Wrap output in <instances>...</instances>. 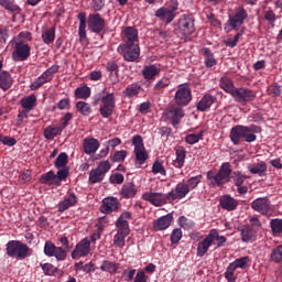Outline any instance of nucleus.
<instances>
[{
    "label": "nucleus",
    "instance_id": "47",
    "mask_svg": "<svg viewBox=\"0 0 282 282\" xmlns=\"http://www.w3.org/2000/svg\"><path fill=\"white\" fill-rule=\"evenodd\" d=\"M270 259L274 263H281V261H282V245H280L276 248L271 250Z\"/></svg>",
    "mask_w": 282,
    "mask_h": 282
},
{
    "label": "nucleus",
    "instance_id": "36",
    "mask_svg": "<svg viewBox=\"0 0 282 282\" xmlns=\"http://www.w3.org/2000/svg\"><path fill=\"white\" fill-rule=\"evenodd\" d=\"M131 231L124 230V229H118L117 234L113 237V246H117V248H124L127 237H129V234Z\"/></svg>",
    "mask_w": 282,
    "mask_h": 282
},
{
    "label": "nucleus",
    "instance_id": "45",
    "mask_svg": "<svg viewBox=\"0 0 282 282\" xmlns=\"http://www.w3.org/2000/svg\"><path fill=\"white\" fill-rule=\"evenodd\" d=\"M21 106L23 107V109H28V111H32V109L36 107V96L30 95L29 97L21 99Z\"/></svg>",
    "mask_w": 282,
    "mask_h": 282
},
{
    "label": "nucleus",
    "instance_id": "57",
    "mask_svg": "<svg viewBox=\"0 0 282 282\" xmlns=\"http://www.w3.org/2000/svg\"><path fill=\"white\" fill-rule=\"evenodd\" d=\"M271 229L274 235H279L282 232V219H272L271 220Z\"/></svg>",
    "mask_w": 282,
    "mask_h": 282
},
{
    "label": "nucleus",
    "instance_id": "15",
    "mask_svg": "<svg viewBox=\"0 0 282 282\" xmlns=\"http://www.w3.org/2000/svg\"><path fill=\"white\" fill-rule=\"evenodd\" d=\"M91 250V241L87 238L79 241L72 252V259H80V257H87Z\"/></svg>",
    "mask_w": 282,
    "mask_h": 282
},
{
    "label": "nucleus",
    "instance_id": "63",
    "mask_svg": "<svg viewBox=\"0 0 282 282\" xmlns=\"http://www.w3.org/2000/svg\"><path fill=\"white\" fill-rule=\"evenodd\" d=\"M0 142L6 147H14V144H17V139L0 134Z\"/></svg>",
    "mask_w": 282,
    "mask_h": 282
},
{
    "label": "nucleus",
    "instance_id": "62",
    "mask_svg": "<svg viewBox=\"0 0 282 282\" xmlns=\"http://www.w3.org/2000/svg\"><path fill=\"white\" fill-rule=\"evenodd\" d=\"M250 261V258L248 257H243V258H239L237 260H235L234 262H231L234 264V267L237 268H241L242 270L246 268V265H248V262Z\"/></svg>",
    "mask_w": 282,
    "mask_h": 282
},
{
    "label": "nucleus",
    "instance_id": "23",
    "mask_svg": "<svg viewBox=\"0 0 282 282\" xmlns=\"http://www.w3.org/2000/svg\"><path fill=\"white\" fill-rule=\"evenodd\" d=\"M217 101V97L210 95V94H205L203 98L197 102L196 109L197 111H208L213 105Z\"/></svg>",
    "mask_w": 282,
    "mask_h": 282
},
{
    "label": "nucleus",
    "instance_id": "32",
    "mask_svg": "<svg viewBox=\"0 0 282 282\" xmlns=\"http://www.w3.org/2000/svg\"><path fill=\"white\" fill-rule=\"evenodd\" d=\"M120 195L123 199H131L135 195H138V188H135V184L133 183H126L121 187Z\"/></svg>",
    "mask_w": 282,
    "mask_h": 282
},
{
    "label": "nucleus",
    "instance_id": "25",
    "mask_svg": "<svg viewBox=\"0 0 282 282\" xmlns=\"http://www.w3.org/2000/svg\"><path fill=\"white\" fill-rule=\"evenodd\" d=\"M76 204H78V197H76L75 193H70L68 197L58 203V213H65V210H69Z\"/></svg>",
    "mask_w": 282,
    "mask_h": 282
},
{
    "label": "nucleus",
    "instance_id": "42",
    "mask_svg": "<svg viewBox=\"0 0 282 282\" xmlns=\"http://www.w3.org/2000/svg\"><path fill=\"white\" fill-rule=\"evenodd\" d=\"M202 54L205 55V65L206 67H215L217 65V59H215V56L213 55V51L208 47L202 48Z\"/></svg>",
    "mask_w": 282,
    "mask_h": 282
},
{
    "label": "nucleus",
    "instance_id": "10",
    "mask_svg": "<svg viewBox=\"0 0 282 282\" xmlns=\"http://www.w3.org/2000/svg\"><path fill=\"white\" fill-rule=\"evenodd\" d=\"M165 116L171 120L173 127H177L184 118V109L177 104L170 105L165 110Z\"/></svg>",
    "mask_w": 282,
    "mask_h": 282
},
{
    "label": "nucleus",
    "instance_id": "49",
    "mask_svg": "<svg viewBox=\"0 0 282 282\" xmlns=\"http://www.w3.org/2000/svg\"><path fill=\"white\" fill-rule=\"evenodd\" d=\"M76 109L82 116H89V113H91V106L85 101H78L76 104Z\"/></svg>",
    "mask_w": 282,
    "mask_h": 282
},
{
    "label": "nucleus",
    "instance_id": "54",
    "mask_svg": "<svg viewBox=\"0 0 282 282\" xmlns=\"http://www.w3.org/2000/svg\"><path fill=\"white\" fill-rule=\"evenodd\" d=\"M41 268L44 272V274H46V276H54V274H56L57 272V268L54 267L53 264L51 263H41Z\"/></svg>",
    "mask_w": 282,
    "mask_h": 282
},
{
    "label": "nucleus",
    "instance_id": "18",
    "mask_svg": "<svg viewBox=\"0 0 282 282\" xmlns=\"http://www.w3.org/2000/svg\"><path fill=\"white\" fill-rule=\"evenodd\" d=\"M251 208L256 210V213H260V215H268V213H270V198L262 197L254 199L251 203Z\"/></svg>",
    "mask_w": 282,
    "mask_h": 282
},
{
    "label": "nucleus",
    "instance_id": "4",
    "mask_svg": "<svg viewBox=\"0 0 282 282\" xmlns=\"http://www.w3.org/2000/svg\"><path fill=\"white\" fill-rule=\"evenodd\" d=\"M174 32L181 36H193L195 34V18L191 14L182 15Z\"/></svg>",
    "mask_w": 282,
    "mask_h": 282
},
{
    "label": "nucleus",
    "instance_id": "34",
    "mask_svg": "<svg viewBox=\"0 0 282 282\" xmlns=\"http://www.w3.org/2000/svg\"><path fill=\"white\" fill-rule=\"evenodd\" d=\"M220 206L224 208V210H236L237 206H239V202L237 199L232 198L230 195L223 196V199H220Z\"/></svg>",
    "mask_w": 282,
    "mask_h": 282
},
{
    "label": "nucleus",
    "instance_id": "37",
    "mask_svg": "<svg viewBox=\"0 0 282 282\" xmlns=\"http://www.w3.org/2000/svg\"><path fill=\"white\" fill-rule=\"evenodd\" d=\"M64 131V128L62 126H48L44 129V138L46 140H54L57 135H61Z\"/></svg>",
    "mask_w": 282,
    "mask_h": 282
},
{
    "label": "nucleus",
    "instance_id": "58",
    "mask_svg": "<svg viewBox=\"0 0 282 282\" xmlns=\"http://www.w3.org/2000/svg\"><path fill=\"white\" fill-rule=\"evenodd\" d=\"M56 245H54V242L52 241H46L44 245V254H46V257H54V252L56 250Z\"/></svg>",
    "mask_w": 282,
    "mask_h": 282
},
{
    "label": "nucleus",
    "instance_id": "56",
    "mask_svg": "<svg viewBox=\"0 0 282 282\" xmlns=\"http://www.w3.org/2000/svg\"><path fill=\"white\" fill-rule=\"evenodd\" d=\"M152 173H154V175H158V173L160 175H166V169H164L161 161H155L152 165Z\"/></svg>",
    "mask_w": 282,
    "mask_h": 282
},
{
    "label": "nucleus",
    "instance_id": "44",
    "mask_svg": "<svg viewBox=\"0 0 282 282\" xmlns=\"http://www.w3.org/2000/svg\"><path fill=\"white\" fill-rule=\"evenodd\" d=\"M119 263L111 262L109 260H106L100 265V270L102 272H109L110 274H116L118 272Z\"/></svg>",
    "mask_w": 282,
    "mask_h": 282
},
{
    "label": "nucleus",
    "instance_id": "50",
    "mask_svg": "<svg viewBox=\"0 0 282 282\" xmlns=\"http://www.w3.org/2000/svg\"><path fill=\"white\" fill-rule=\"evenodd\" d=\"M68 160H69V156H67V153L65 152L59 153L57 159L55 160V167L63 169L67 166Z\"/></svg>",
    "mask_w": 282,
    "mask_h": 282
},
{
    "label": "nucleus",
    "instance_id": "11",
    "mask_svg": "<svg viewBox=\"0 0 282 282\" xmlns=\"http://www.w3.org/2000/svg\"><path fill=\"white\" fill-rule=\"evenodd\" d=\"M142 199L150 202L153 206H164L169 204V194L147 192L142 195Z\"/></svg>",
    "mask_w": 282,
    "mask_h": 282
},
{
    "label": "nucleus",
    "instance_id": "60",
    "mask_svg": "<svg viewBox=\"0 0 282 282\" xmlns=\"http://www.w3.org/2000/svg\"><path fill=\"white\" fill-rule=\"evenodd\" d=\"M127 155H128L127 150L117 151L112 155L111 162H124V159L127 158Z\"/></svg>",
    "mask_w": 282,
    "mask_h": 282
},
{
    "label": "nucleus",
    "instance_id": "52",
    "mask_svg": "<svg viewBox=\"0 0 282 282\" xmlns=\"http://www.w3.org/2000/svg\"><path fill=\"white\" fill-rule=\"evenodd\" d=\"M231 178L234 180L235 186H243V182L248 180V176L241 172H234Z\"/></svg>",
    "mask_w": 282,
    "mask_h": 282
},
{
    "label": "nucleus",
    "instance_id": "9",
    "mask_svg": "<svg viewBox=\"0 0 282 282\" xmlns=\"http://www.w3.org/2000/svg\"><path fill=\"white\" fill-rule=\"evenodd\" d=\"M231 96L236 102H239L240 105H248V102H252V100L257 98L254 90L246 87L236 88Z\"/></svg>",
    "mask_w": 282,
    "mask_h": 282
},
{
    "label": "nucleus",
    "instance_id": "38",
    "mask_svg": "<svg viewBox=\"0 0 282 282\" xmlns=\"http://www.w3.org/2000/svg\"><path fill=\"white\" fill-rule=\"evenodd\" d=\"M40 184H46L47 186H58L56 180V173L54 171H48L40 177Z\"/></svg>",
    "mask_w": 282,
    "mask_h": 282
},
{
    "label": "nucleus",
    "instance_id": "51",
    "mask_svg": "<svg viewBox=\"0 0 282 282\" xmlns=\"http://www.w3.org/2000/svg\"><path fill=\"white\" fill-rule=\"evenodd\" d=\"M245 30L242 29L240 32H238L234 39L225 40L224 43L227 47H237V44L239 43V39L243 36Z\"/></svg>",
    "mask_w": 282,
    "mask_h": 282
},
{
    "label": "nucleus",
    "instance_id": "22",
    "mask_svg": "<svg viewBox=\"0 0 282 282\" xmlns=\"http://www.w3.org/2000/svg\"><path fill=\"white\" fill-rule=\"evenodd\" d=\"M241 235V241L243 243H248L249 241H254L257 239V229H252V227L248 225H242L238 228Z\"/></svg>",
    "mask_w": 282,
    "mask_h": 282
},
{
    "label": "nucleus",
    "instance_id": "16",
    "mask_svg": "<svg viewBox=\"0 0 282 282\" xmlns=\"http://www.w3.org/2000/svg\"><path fill=\"white\" fill-rule=\"evenodd\" d=\"M174 100L176 105L181 107H186L191 100H193V95L191 93V89L188 87H181L177 89Z\"/></svg>",
    "mask_w": 282,
    "mask_h": 282
},
{
    "label": "nucleus",
    "instance_id": "2",
    "mask_svg": "<svg viewBox=\"0 0 282 282\" xmlns=\"http://www.w3.org/2000/svg\"><path fill=\"white\" fill-rule=\"evenodd\" d=\"M230 175H232V167H230V163L226 162L221 164L218 173L207 172V180L212 186H224L230 182Z\"/></svg>",
    "mask_w": 282,
    "mask_h": 282
},
{
    "label": "nucleus",
    "instance_id": "1",
    "mask_svg": "<svg viewBox=\"0 0 282 282\" xmlns=\"http://www.w3.org/2000/svg\"><path fill=\"white\" fill-rule=\"evenodd\" d=\"M99 113L102 118H111L113 116V110L116 109V95L113 93H108L106 95L98 94L95 96L93 101L94 107L100 105Z\"/></svg>",
    "mask_w": 282,
    "mask_h": 282
},
{
    "label": "nucleus",
    "instance_id": "61",
    "mask_svg": "<svg viewBox=\"0 0 282 282\" xmlns=\"http://www.w3.org/2000/svg\"><path fill=\"white\" fill-rule=\"evenodd\" d=\"M199 182H202V174L193 176L189 180H187L188 191H191V188H197Z\"/></svg>",
    "mask_w": 282,
    "mask_h": 282
},
{
    "label": "nucleus",
    "instance_id": "21",
    "mask_svg": "<svg viewBox=\"0 0 282 282\" xmlns=\"http://www.w3.org/2000/svg\"><path fill=\"white\" fill-rule=\"evenodd\" d=\"M213 235H215V231H209L205 239L198 242L196 252L197 257H204V254L208 252L209 248L213 246Z\"/></svg>",
    "mask_w": 282,
    "mask_h": 282
},
{
    "label": "nucleus",
    "instance_id": "40",
    "mask_svg": "<svg viewBox=\"0 0 282 282\" xmlns=\"http://www.w3.org/2000/svg\"><path fill=\"white\" fill-rule=\"evenodd\" d=\"M1 8L8 10V12H13L15 14L21 13V7L14 2V0H0Z\"/></svg>",
    "mask_w": 282,
    "mask_h": 282
},
{
    "label": "nucleus",
    "instance_id": "17",
    "mask_svg": "<svg viewBox=\"0 0 282 282\" xmlns=\"http://www.w3.org/2000/svg\"><path fill=\"white\" fill-rule=\"evenodd\" d=\"M120 208V200L113 196H109L102 199V205L100 207L101 213L104 215H109L111 213H116Z\"/></svg>",
    "mask_w": 282,
    "mask_h": 282
},
{
    "label": "nucleus",
    "instance_id": "35",
    "mask_svg": "<svg viewBox=\"0 0 282 282\" xmlns=\"http://www.w3.org/2000/svg\"><path fill=\"white\" fill-rule=\"evenodd\" d=\"M176 159L173 161V164L176 169H182L184 162H186V149L184 147H177L175 149Z\"/></svg>",
    "mask_w": 282,
    "mask_h": 282
},
{
    "label": "nucleus",
    "instance_id": "6",
    "mask_svg": "<svg viewBox=\"0 0 282 282\" xmlns=\"http://www.w3.org/2000/svg\"><path fill=\"white\" fill-rule=\"evenodd\" d=\"M118 52L122 54L123 61H127V63H135L140 58L139 44H120Z\"/></svg>",
    "mask_w": 282,
    "mask_h": 282
},
{
    "label": "nucleus",
    "instance_id": "39",
    "mask_svg": "<svg viewBox=\"0 0 282 282\" xmlns=\"http://www.w3.org/2000/svg\"><path fill=\"white\" fill-rule=\"evenodd\" d=\"M12 75L8 73L7 70L0 72V88L3 89V91H8L10 87H12Z\"/></svg>",
    "mask_w": 282,
    "mask_h": 282
},
{
    "label": "nucleus",
    "instance_id": "26",
    "mask_svg": "<svg viewBox=\"0 0 282 282\" xmlns=\"http://www.w3.org/2000/svg\"><path fill=\"white\" fill-rule=\"evenodd\" d=\"M83 147H84V153H86V155H94V153L98 151V148L100 147V142L98 141V139H94V138L84 139Z\"/></svg>",
    "mask_w": 282,
    "mask_h": 282
},
{
    "label": "nucleus",
    "instance_id": "48",
    "mask_svg": "<svg viewBox=\"0 0 282 282\" xmlns=\"http://www.w3.org/2000/svg\"><path fill=\"white\" fill-rule=\"evenodd\" d=\"M237 271V269L235 268V265L232 263H230L225 272V279L228 282H237V275H235V272Z\"/></svg>",
    "mask_w": 282,
    "mask_h": 282
},
{
    "label": "nucleus",
    "instance_id": "29",
    "mask_svg": "<svg viewBox=\"0 0 282 282\" xmlns=\"http://www.w3.org/2000/svg\"><path fill=\"white\" fill-rule=\"evenodd\" d=\"M171 224H173V214H167L154 220L153 228L155 230H166Z\"/></svg>",
    "mask_w": 282,
    "mask_h": 282
},
{
    "label": "nucleus",
    "instance_id": "46",
    "mask_svg": "<svg viewBox=\"0 0 282 282\" xmlns=\"http://www.w3.org/2000/svg\"><path fill=\"white\" fill-rule=\"evenodd\" d=\"M76 98H80L82 100H87L89 96H91V88L89 86L84 85L75 89Z\"/></svg>",
    "mask_w": 282,
    "mask_h": 282
},
{
    "label": "nucleus",
    "instance_id": "64",
    "mask_svg": "<svg viewBox=\"0 0 282 282\" xmlns=\"http://www.w3.org/2000/svg\"><path fill=\"white\" fill-rule=\"evenodd\" d=\"M181 239H182V229L181 228L174 229L171 235V242L180 243Z\"/></svg>",
    "mask_w": 282,
    "mask_h": 282
},
{
    "label": "nucleus",
    "instance_id": "55",
    "mask_svg": "<svg viewBox=\"0 0 282 282\" xmlns=\"http://www.w3.org/2000/svg\"><path fill=\"white\" fill-rule=\"evenodd\" d=\"M202 138H204L203 132L187 134L185 138V142L187 144H197V142H199V140H202Z\"/></svg>",
    "mask_w": 282,
    "mask_h": 282
},
{
    "label": "nucleus",
    "instance_id": "59",
    "mask_svg": "<svg viewBox=\"0 0 282 282\" xmlns=\"http://www.w3.org/2000/svg\"><path fill=\"white\" fill-rule=\"evenodd\" d=\"M53 257H55L57 261H65V259H67V252L63 247H56Z\"/></svg>",
    "mask_w": 282,
    "mask_h": 282
},
{
    "label": "nucleus",
    "instance_id": "20",
    "mask_svg": "<svg viewBox=\"0 0 282 282\" xmlns=\"http://www.w3.org/2000/svg\"><path fill=\"white\" fill-rule=\"evenodd\" d=\"M154 17L159 19V21H162V23H165V25H169L170 23H173L175 21V13L169 10L166 7H161L154 12Z\"/></svg>",
    "mask_w": 282,
    "mask_h": 282
},
{
    "label": "nucleus",
    "instance_id": "31",
    "mask_svg": "<svg viewBox=\"0 0 282 282\" xmlns=\"http://www.w3.org/2000/svg\"><path fill=\"white\" fill-rule=\"evenodd\" d=\"M132 217L133 214H131V212H123L116 221V228H118L119 230L131 231V229H129V219H131Z\"/></svg>",
    "mask_w": 282,
    "mask_h": 282
},
{
    "label": "nucleus",
    "instance_id": "5",
    "mask_svg": "<svg viewBox=\"0 0 282 282\" xmlns=\"http://www.w3.org/2000/svg\"><path fill=\"white\" fill-rule=\"evenodd\" d=\"M109 171H111V163L109 161H101L96 169L89 172V184H100Z\"/></svg>",
    "mask_w": 282,
    "mask_h": 282
},
{
    "label": "nucleus",
    "instance_id": "19",
    "mask_svg": "<svg viewBox=\"0 0 282 282\" xmlns=\"http://www.w3.org/2000/svg\"><path fill=\"white\" fill-rule=\"evenodd\" d=\"M243 131V140L245 142H254L257 140V134L261 133L262 129L261 126L250 124V126H242Z\"/></svg>",
    "mask_w": 282,
    "mask_h": 282
},
{
    "label": "nucleus",
    "instance_id": "41",
    "mask_svg": "<svg viewBox=\"0 0 282 282\" xmlns=\"http://www.w3.org/2000/svg\"><path fill=\"white\" fill-rule=\"evenodd\" d=\"M56 39V28L52 26L42 33V41L45 45H51Z\"/></svg>",
    "mask_w": 282,
    "mask_h": 282
},
{
    "label": "nucleus",
    "instance_id": "24",
    "mask_svg": "<svg viewBox=\"0 0 282 282\" xmlns=\"http://www.w3.org/2000/svg\"><path fill=\"white\" fill-rule=\"evenodd\" d=\"M247 169L251 173V175H259V177H265V173H268V164L265 163V161L251 163L247 166Z\"/></svg>",
    "mask_w": 282,
    "mask_h": 282
},
{
    "label": "nucleus",
    "instance_id": "8",
    "mask_svg": "<svg viewBox=\"0 0 282 282\" xmlns=\"http://www.w3.org/2000/svg\"><path fill=\"white\" fill-rule=\"evenodd\" d=\"M248 19V11L243 7H240L236 10L234 17H230L226 23L225 30L232 28V30H239L243 25V21Z\"/></svg>",
    "mask_w": 282,
    "mask_h": 282
},
{
    "label": "nucleus",
    "instance_id": "7",
    "mask_svg": "<svg viewBox=\"0 0 282 282\" xmlns=\"http://www.w3.org/2000/svg\"><path fill=\"white\" fill-rule=\"evenodd\" d=\"M132 144L134 147L135 162H138L140 165L144 164V162L149 160V153H147V149L144 148L142 135H134L132 138Z\"/></svg>",
    "mask_w": 282,
    "mask_h": 282
},
{
    "label": "nucleus",
    "instance_id": "12",
    "mask_svg": "<svg viewBox=\"0 0 282 282\" xmlns=\"http://www.w3.org/2000/svg\"><path fill=\"white\" fill-rule=\"evenodd\" d=\"M88 30L95 34H100L105 30V20L100 13H93L88 17Z\"/></svg>",
    "mask_w": 282,
    "mask_h": 282
},
{
    "label": "nucleus",
    "instance_id": "43",
    "mask_svg": "<svg viewBox=\"0 0 282 282\" xmlns=\"http://www.w3.org/2000/svg\"><path fill=\"white\" fill-rule=\"evenodd\" d=\"M219 85L224 89V91H226L227 94H230V96H232V93L236 91L232 79L228 77H221Z\"/></svg>",
    "mask_w": 282,
    "mask_h": 282
},
{
    "label": "nucleus",
    "instance_id": "14",
    "mask_svg": "<svg viewBox=\"0 0 282 282\" xmlns=\"http://www.w3.org/2000/svg\"><path fill=\"white\" fill-rule=\"evenodd\" d=\"M31 50L32 48L30 47V45L23 42L15 43V50L12 53L13 61H17V62L28 61V58H30Z\"/></svg>",
    "mask_w": 282,
    "mask_h": 282
},
{
    "label": "nucleus",
    "instance_id": "13",
    "mask_svg": "<svg viewBox=\"0 0 282 282\" xmlns=\"http://www.w3.org/2000/svg\"><path fill=\"white\" fill-rule=\"evenodd\" d=\"M191 193L188 189V184L186 183H178L174 189L167 193L169 204L171 202H175V199H184Z\"/></svg>",
    "mask_w": 282,
    "mask_h": 282
},
{
    "label": "nucleus",
    "instance_id": "30",
    "mask_svg": "<svg viewBox=\"0 0 282 282\" xmlns=\"http://www.w3.org/2000/svg\"><path fill=\"white\" fill-rule=\"evenodd\" d=\"M161 72H162V68L151 64L143 67L142 76L144 80H153L156 76H160Z\"/></svg>",
    "mask_w": 282,
    "mask_h": 282
},
{
    "label": "nucleus",
    "instance_id": "53",
    "mask_svg": "<svg viewBox=\"0 0 282 282\" xmlns=\"http://www.w3.org/2000/svg\"><path fill=\"white\" fill-rule=\"evenodd\" d=\"M69 177V169L63 167L59 171H57V174H55V178L57 180L58 186H61V183L64 180H67Z\"/></svg>",
    "mask_w": 282,
    "mask_h": 282
},
{
    "label": "nucleus",
    "instance_id": "3",
    "mask_svg": "<svg viewBox=\"0 0 282 282\" xmlns=\"http://www.w3.org/2000/svg\"><path fill=\"white\" fill-rule=\"evenodd\" d=\"M7 254L13 259H28L30 256V247L19 240H10L7 243Z\"/></svg>",
    "mask_w": 282,
    "mask_h": 282
},
{
    "label": "nucleus",
    "instance_id": "27",
    "mask_svg": "<svg viewBox=\"0 0 282 282\" xmlns=\"http://www.w3.org/2000/svg\"><path fill=\"white\" fill-rule=\"evenodd\" d=\"M126 42L123 45H138V30L133 26H128L123 30Z\"/></svg>",
    "mask_w": 282,
    "mask_h": 282
},
{
    "label": "nucleus",
    "instance_id": "33",
    "mask_svg": "<svg viewBox=\"0 0 282 282\" xmlns=\"http://www.w3.org/2000/svg\"><path fill=\"white\" fill-rule=\"evenodd\" d=\"M229 138L236 147L240 144L241 138L243 140V126H235L230 130Z\"/></svg>",
    "mask_w": 282,
    "mask_h": 282
},
{
    "label": "nucleus",
    "instance_id": "28",
    "mask_svg": "<svg viewBox=\"0 0 282 282\" xmlns=\"http://www.w3.org/2000/svg\"><path fill=\"white\" fill-rule=\"evenodd\" d=\"M77 19L79 20V41L83 43V41H87V14L85 12H80L78 13Z\"/></svg>",
    "mask_w": 282,
    "mask_h": 282
}]
</instances>
